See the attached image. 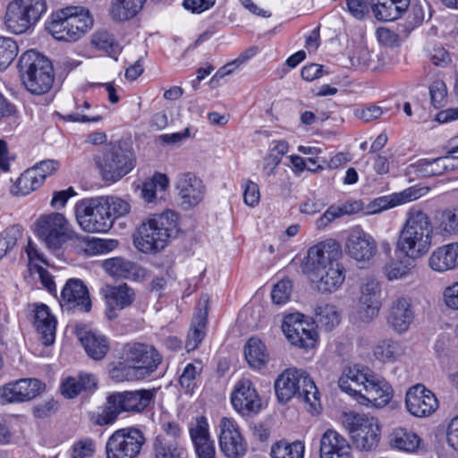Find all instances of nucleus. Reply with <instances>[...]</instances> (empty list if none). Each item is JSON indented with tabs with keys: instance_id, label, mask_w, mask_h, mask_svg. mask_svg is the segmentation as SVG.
I'll return each instance as SVG.
<instances>
[{
	"instance_id": "f257e3e1",
	"label": "nucleus",
	"mask_w": 458,
	"mask_h": 458,
	"mask_svg": "<svg viewBox=\"0 0 458 458\" xmlns=\"http://www.w3.org/2000/svg\"><path fill=\"white\" fill-rule=\"evenodd\" d=\"M341 258V246L335 240L321 242L309 249L303 270L318 292L334 293L344 282L345 269L339 261Z\"/></svg>"
},
{
	"instance_id": "f03ea898",
	"label": "nucleus",
	"mask_w": 458,
	"mask_h": 458,
	"mask_svg": "<svg viewBox=\"0 0 458 458\" xmlns=\"http://www.w3.org/2000/svg\"><path fill=\"white\" fill-rule=\"evenodd\" d=\"M113 356L121 366L114 369V376L126 381L145 378L162 361V356L154 345H116Z\"/></svg>"
},
{
	"instance_id": "7ed1b4c3",
	"label": "nucleus",
	"mask_w": 458,
	"mask_h": 458,
	"mask_svg": "<svg viewBox=\"0 0 458 458\" xmlns=\"http://www.w3.org/2000/svg\"><path fill=\"white\" fill-rule=\"evenodd\" d=\"M178 215L166 210L147 217L134 234V245L143 253H157L162 250L170 238L177 232Z\"/></svg>"
},
{
	"instance_id": "20e7f679",
	"label": "nucleus",
	"mask_w": 458,
	"mask_h": 458,
	"mask_svg": "<svg viewBox=\"0 0 458 458\" xmlns=\"http://www.w3.org/2000/svg\"><path fill=\"white\" fill-rule=\"evenodd\" d=\"M433 226L429 216L421 209L411 208L400 233L397 248L406 257L416 259L430 249Z\"/></svg>"
},
{
	"instance_id": "39448f33",
	"label": "nucleus",
	"mask_w": 458,
	"mask_h": 458,
	"mask_svg": "<svg viewBox=\"0 0 458 458\" xmlns=\"http://www.w3.org/2000/svg\"><path fill=\"white\" fill-rule=\"evenodd\" d=\"M275 390L281 403H286L296 397L309 406L310 412L318 411V390L308 373L302 369L290 368L284 370L275 382Z\"/></svg>"
},
{
	"instance_id": "423d86ee",
	"label": "nucleus",
	"mask_w": 458,
	"mask_h": 458,
	"mask_svg": "<svg viewBox=\"0 0 458 458\" xmlns=\"http://www.w3.org/2000/svg\"><path fill=\"white\" fill-rule=\"evenodd\" d=\"M93 26V18L88 10L69 6L53 13L46 23L47 30L59 41L80 39Z\"/></svg>"
},
{
	"instance_id": "0eeeda50",
	"label": "nucleus",
	"mask_w": 458,
	"mask_h": 458,
	"mask_svg": "<svg viewBox=\"0 0 458 458\" xmlns=\"http://www.w3.org/2000/svg\"><path fill=\"white\" fill-rule=\"evenodd\" d=\"M18 69L25 88L32 94L47 93L54 82L51 62L35 50L26 51L18 62Z\"/></svg>"
},
{
	"instance_id": "6e6552de",
	"label": "nucleus",
	"mask_w": 458,
	"mask_h": 458,
	"mask_svg": "<svg viewBox=\"0 0 458 458\" xmlns=\"http://www.w3.org/2000/svg\"><path fill=\"white\" fill-rule=\"evenodd\" d=\"M95 163L105 182H115L128 174L135 166V157L131 148L121 143H109L102 154L96 156Z\"/></svg>"
},
{
	"instance_id": "1a4fd4ad",
	"label": "nucleus",
	"mask_w": 458,
	"mask_h": 458,
	"mask_svg": "<svg viewBox=\"0 0 458 458\" xmlns=\"http://www.w3.org/2000/svg\"><path fill=\"white\" fill-rule=\"evenodd\" d=\"M108 202L104 196L79 200L74 207L77 222L88 233H106L112 227Z\"/></svg>"
},
{
	"instance_id": "9d476101",
	"label": "nucleus",
	"mask_w": 458,
	"mask_h": 458,
	"mask_svg": "<svg viewBox=\"0 0 458 458\" xmlns=\"http://www.w3.org/2000/svg\"><path fill=\"white\" fill-rule=\"evenodd\" d=\"M343 425L356 448L370 451L377 446L380 427L377 418L365 413L348 412L344 414Z\"/></svg>"
},
{
	"instance_id": "9b49d317",
	"label": "nucleus",
	"mask_w": 458,
	"mask_h": 458,
	"mask_svg": "<svg viewBox=\"0 0 458 458\" xmlns=\"http://www.w3.org/2000/svg\"><path fill=\"white\" fill-rule=\"evenodd\" d=\"M47 11L46 0H15L5 13V25L15 34L26 32Z\"/></svg>"
},
{
	"instance_id": "f8f14e48",
	"label": "nucleus",
	"mask_w": 458,
	"mask_h": 458,
	"mask_svg": "<svg viewBox=\"0 0 458 458\" xmlns=\"http://www.w3.org/2000/svg\"><path fill=\"white\" fill-rule=\"evenodd\" d=\"M145 442L143 431L136 427L117 429L106 441V458H138Z\"/></svg>"
},
{
	"instance_id": "ddd939ff",
	"label": "nucleus",
	"mask_w": 458,
	"mask_h": 458,
	"mask_svg": "<svg viewBox=\"0 0 458 458\" xmlns=\"http://www.w3.org/2000/svg\"><path fill=\"white\" fill-rule=\"evenodd\" d=\"M36 233L48 249L57 250L69 239V223L61 213L45 215L38 219Z\"/></svg>"
},
{
	"instance_id": "4468645a",
	"label": "nucleus",
	"mask_w": 458,
	"mask_h": 458,
	"mask_svg": "<svg viewBox=\"0 0 458 458\" xmlns=\"http://www.w3.org/2000/svg\"><path fill=\"white\" fill-rule=\"evenodd\" d=\"M45 389L37 378H21L0 386V404L21 403L36 398Z\"/></svg>"
},
{
	"instance_id": "2eb2a0df",
	"label": "nucleus",
	"mask_w": 458,
	"mask_h": 458,
	"mask_svg": "<svg viewBox=\"0 0 458 458\" xmlns=\"http://www.w3.org/2000/svg\"><path fill=\"white\" fill-rule=\"evenodd\" d=\"M304 318L305 316L300 312L284 318L281 327L290 344H305L306 341L315 344L319 340L318 326L314 321Z\"/></svg>"
},
{
	"instance_id": "dca6fc26",
	"label": "nucleus",
	"mask_w": 458,
	"mask_h": 458,
	"mask_svg": "<svg viewBox=\"0 0 458 458\" xmlns=\"http://www.w3.org/2000/svg\"><path fill=\"white\" fill-rule=\"evenodd\" d=\"M219 446L227 458H242L247 449L238 425L231 419L223 418L220 421Z\"/></svg>"
},
{
	"instance_id": "f3484780",
	"label": "nucleus",
	"mask_w": 458,
	"mask_h": 458,
	"mask_svg": "<svg viewBox=\"0 0 458 458\" xmlns=\"http://www.w3.org/2000/svg\"><path fill=\"white\" fill-rule=\"evenodd\" d=\"M231 403L235 411L243 416L257 414L261 408V399L248 378L237 382L231 394Z\"/></svg>"
},
{
	"instance_id": "a211bd4d",
	"label": "nucleus",
	"mask_w": 458,
	"mask_h": 458,
	"mask_svg": "<svg viewBox=\"0 0 458 458\" xmlns=\"http://www.w3.org/2000/svg\"><path fill=\"white\" fill-rule=\"evenodd\" d=\"M405 405L411 415L422 418L429 416L437 411L438 401L433 392L423 385L418 384L408 389Z\"/></svg>"
},
{
	"instance_id": "6ab92c4d",
	"label": "nucleus",
	"mask_w": 458,
	"mask_h": 458,
	"mask_svg": "<svg viewBox=\"0 0 458 458\" xmlns=\"http://www.w3.org/2000/svg\"><path fill=\"white\" fill-rule=\"evenodd\" d=\"M360 298L357 303V314L363 322L375 318L380 307L381 286L375 278H367L360 287Z\"/></svg>"
},
{
	"instance_id": "aec40b11",
	"label": "nucleus",
	"mask_w": 458,
	"mask_h": 458,
	"mask_svg": "<svg viewBox=\"0 0 458 458\" xmlns=\"http://www.w3.org/2000/svg\"><path fill=\"white\" fill-rule=\"evenodd\" d=\"M347 254L359 262H369L376 255L377 248L374 238L360 227L353 228L346 240Z\"/></svg>"
},
{
	"instance_id": "412c9836",
	"label": "nucleus",
	"mask_w": 458,
	"mask_h": 458,
	"mask_svg": "<svg viewBox=\"0 0 458 458\" xmlns=\"http://www.w3.org/2000/svg\"><path fill=\"white\" fill-rule=\"evenodd\" d=\"M59 302L67 310L78 309L88 312L91 309V301L87 286L77 278L69 279L61 292Z\"/></svg>"
},
{
	"instance_id": "4be33fe9",
	"label": "nucleus",
	"mask_w": 458,
	"mask_h": 458,
	"mask_svg": "<svg viewBox=\"0 0 458 458\" xmlns=\"http://www.w3.org/2000/svg\"><path fill=\"white\" fill-rule=\"evenodd\" d=\"M114 403L118 404L121 412L141 413L153 402L155 389H139L134 391L115 392L112 394Z\"/></svg>"
},
{
	"instance_id": "5701e85b",
	"label": "nucleus",
	"mask_w": 458,
	"mask_h": 458,
	"mask_svg": "<svg viewBox=\"0 0 458 458\" xmlns=\"http://www.w3.org/2000/svg\"><path fill=\"white\" fill-rule=\"evenodd\" d=\"M175 188L185 208L198 205L204 198L205 187L202 181L192 173L177 176Z\"/></svg>"
},
{
	"instance_id": "b1692460",
	"label": "nucleus",
	"mask_w": 458,
	"mask_h": 458,
	"mask_svg": "<svg viewBox=\"0 0 458 458\" xmlns=\"http://www.w3.org/2000/svg\"><path fill=\"white\" fill-rule=\"evenodd\" d=\"M360 395V403H369L372 406L381 408L388 404L393 397V388L390 384L381 377L370 375V378Z\"/></svg>"
},
{
	"instance_id": "393cba45",
	"label": "nucleus",
	"mask_w": 458,
	"mask_h": 458,
	"mask_svg": "<svg viewBox=\"0 0 458 458\" xmlns=\"http://www.w3.org/2000/svg\"><path fill=\"white\" fill-rule=\"evenodd\" d=\"M458 167V158L452 155L436 158H421L410 165L420 177L442 175Z\"/></svg>"
},
{
	"instance_id": "a878e982",
	"label": "nucleus",
	"mask_w": 458,
	"mask_h": 458,
	"mask_svg": "<svg viewBox=\"0 0 458 458\" xmlns=\"http://www.w3.org/2000/svg\"><path fill=\"white\" fill-rule=\"evenodd\" d=\"M352 447L347 439L334 429L326 430L320 438V458H351Z\"/></svg>"
},
{
	"instance_id": "bb28decb",
	"label": "nucleus",
	"mask_w": 458,
	"mask_h": 458,
	"mask_svg": "<svg viewBox=\"0 0 458 458\" xmlns=\"http://www.w3.org/2000/svg\"><path fill=\"white\" fill-rule=\"evenodd\" d=\"M107 305L106 316L109 319L117 317L115 310H123L132 304L135 299V293L126 284L116 286L106 285L102 289Z\"/></svg>"
},
{
	"instance_id": "cd10ccee",
	"label": "nucleus",
	"mask_w": 458,
	"mask_h": 458,
	"mask_svg": "<svg viewBox=\"0 0 458 458\" xmlns=\"http://www.w3.org/2000/svg\"><path fill=\"white\" fill-rule=\"evenodd\" d=\"M370 375L372 373L368 368L355 364L353 367L344 370L338 384L343 391L351 395L360 397L363 392L362 386L368 384Z\"/></svg>"
},
{
	"instance_id": "c85d7f7f",
	"label": "nucleus",
	"mask_w": 458,
	"mask_h": 458,
	"mask_svg": "<svg viewBox=\"0 0 458 458\" xmlns=\"http://www.w3.org/2000/svg\"><path fill=\"white\" fill-rule=\"evenodd\" d=\"M102 267L114 277L138 281L146 275L145 269L140 266L121 257L106 259Z\"/></svg>"
},
{
	"instance_id": "c756f323",
	"label": "nucleus",
	"mask_w": 458,
	"mask_h": 458,
	"mask_svg": "<svg viewBox=\"0 0 458 458\" xmlns=\"http://www.w3.org/2000/svg\"><path fill=\"white\" fill-rule=\"evenodd\" d=\"M34 312V326L42 344H54L57 324L55 316L43 303L36 304Z\"/></svg>"
},
{
	"instance_id": "7c9ffc66",
	"label": "nucleus",
	"mask_w": 458,
	"mask_h": 458,
	"mask_svg": "<svg viewBox=\"0 0 458 458\" xmlns=\"http://www.w3.org/2000/svg\"><path fill=\"white\" fill-rule=\"evenodd\" d=\"M414 319L411 300L409 297H399L392 304L388 321L398 333L405 332Z\"/></svg>"
},
{
	"instance_id": "2f4dec72",
	"label": "nucleus",
	"mask_w": 458,
	"mask_h": 458,
	"mask_svg": "<svg viewBox=\"0 0 458 458\" xmlns=\"http://www.w3.org/2000/svg\"><path fill=\"white\" fill-rule=\"evenodd\" d=\"M428 265L437 272L458 267V242L446 244L435 250L429 258Z\"/></svg>"
},
{
	"instance_id": "473e14b6",
	"label": "nucleus",
	"mask_w": 458,
	"mask_h": 458,
	"mask_svg": "<svg viewBox=\"0 0 458 458\" xmlns=\"http://www.w3.org/2000/svg\"><path fill=\"white\" fill-rule=\"evenodd\" d=\"M208 297L202 295L198 302L191 327L188 333L189 344H200L207 335V325L208 317Z\"/></svg>"
},
{
	"instance_id": "72a5a7b5",
	"label": "nucleus",
	"mask_w": 458,
	"mask_h": 458,
	"mask_svg": "<svg viewBox=\"0 0 458 458\" xmlns=\"http://www.w3.org/2000/svg\"><path fill=\"white\" fill-rule=\"evenodd\" d=\"M372 12L378 21H390L398 19L407 11L410 0H371Z\"/></svg>"
},
{
	"instance_id": "f704fd0d",
	"label": "nucleus",
	"mask_w": 458,
	"mask_h": 458,
	"mask_svg": "<svg viewBox=\"0 0 458 458\" xmlns=\"http://www.w3.org/2000/svg\"><path fill=\"white\" fill-rule=\"evenodd\" d=\"M97 387V379L91 374H80L78 377H67L61 384V393L67 398H74L81 392H91Z\"/></svg>"
},
{
	"instance_id": "c9c22d12",
	"label": "nucleus",
	"mask_w": 458,
	"mask_h": 458,
	"mask_svg": "<svg viewBox=\"0 0 458 458\" xmlns=\"http://www.w3.org/2000/svg\"><path fill=\"white\" fill-rule=\"evenodd\" d=\"M420 191V189L411 187L400 193L377 198L370 203L371 212L378 213L397 205L417 199L421 196Z\"/></svg>"
},
{
	"instance_id": "e433bc0d",
	"label": "nucleus",
	"mask_w": 458,
	"mask_h": 458,
	"mask_svg": "<svg viewBox=\"0 0 458 458\" xmlns=\"http://www.w3.org/2000/svg\"><path fill=\"white\" fill-rule=\"evenodd\" d=\"M154 458H187V451L175 440L158 435L153 442Z\"/></svg>"
},
{
	"instance_id": "4c0bfd02",
	"label": "nucleus",
	"mask_w": 458,
	"mask_h": 458,
	"mask_svg": "<svg viewBox=\"0 0 458 458\" xmlns=\"http://www.w3.org/2000/svg\"><path fill=\"white\" fill-rule=\"evenodd\" d=\"M145 2L146 0H114L110 8V15L115 21H128L136 16Z\"/></svg>"
},
{
	"instance_id": "58836bf2",
	"label": "nucleus",
	"mask_w": 458,
	"mask_h": 458,
	"mask_svg": "<svg viewBox=\"0 0 458 458\" xmlns=\"http://www.w3.org/2000/svg\"><path fill=\"white\" fill-rule=\"evenodd\" d=\"M390 444L391 446L401 451L412 453L420 446V438L412 431L398 428L394 429L391 433Z\"/></svg>"
},
{
	"instance_id": "ea45409f",
	"label": "nucleus",
	"mask_w": 458,
	"mask_h": 458,
	"mask_svg": "<svg viewBox=\"0 0 458 458\" xmlns=\"http://www.w3.org/2000/svg\"><path fill=\"white\" fill-rule=\"evenodd\" d=\"M315 326H319L327 332L332 331L340 323V314L335 306L331 304L318 305L315 308Z\"/></svg>"
},
{
	"instance_id": "a19ab883",
	"label": "nucleus",
	"mask_w": 458,
	"mask_h": 458,
	"mask_svg": "<svg viewBox=\"0 0 458 458\" xmlns=\"http://www.w3.org/2000/svg\"><path fill=\"white\" fill-rule=\"evenodd\" d=\"M304 452V443L299 440L293 443L279 441L271 447L272 458H303Z\"/></svg>"
},
{
	"instance_id": "79ce46f5",
	"label": "nucleus",
	"mask_w": 458,
	"mask_h": 458,
	"mask_svg": "<svg viewBox=\"0 0 458 458\" xmlns=\"http://www.w3.org/2000/svg\"><path fill=\"white\" fill-rule=\"evenodd\" d=\"M43 184V176L33 170L32 167L27 169L17 179L14 186V193L21 195H28L31 191L38 189Z\"/></svg>"
},
{
	"instance_id": "37998d69",
	"label": "nucleus",
	"mask_w": 458,
	"mask_h": 458,
	"mask_svg": "<svg viewBox=\"0 0 458 458\" xmlns=\"http://www.w3.org/2000/svg\"><path fill=\"white\" fill-rule=\"evenodd\" d=\"M272 145L268 156L264 160L263 171L267 176L275 174L276 166L289 149L288 142L285 140H274Z\"/></svg>"
},
{
	"instance_id": "c03bdc74",
	"label": "nucleus",
	"mask_w": 458,
	"mask_h": 458,
	"mask_svg": "<svg viewBox=\"0 0 458 458\" xmlns=\"http://www.w3.org/2000/svg\"><path fill=\"white\" fill-rule=\"evenodd\" d=\"M91 44L110 55H116L121 52L114 37L106 30L96 31L91 37Z\"/></svg>"
},
{
	"instance_id": "a18cd8bd",
	"label": "nucleus",
	"mask_w": 458,
	"mask_h": 458,
	"mask_svg": "<svg viewBox=\"0 0 458 458\" xmlns=\"http://www.w3.org/2000/svg\"><path fill=\"white\" fill-rule=\"evenodd\" d=\"M244 355L250 367L254 369L264 368L270 360L266 345H245Z\"/></svg>"
},
{
	"instance_id": "49530a36",
	"label": "nucleus",
	"mask_w": 458,
	"mask_h": 458,
	"mask_svg": "<svg viewBox=\"0 0 458 458\" xmlns=\"http://www.w3.org/2000/svg\"><path fill=\"white\" fill-rule=\"evenodd\" d=\"M437 229L444 237L458 235V208L443 210L438 218Z\"/></svg>"
},
{
	"instance_id": "de8ad7c7",
	"label": "nucleus",
	"mask_w": 458,
	"mask_h": 458,
	"mask_svg": "<svg viewBox=\"0 0 458 458\" xmlns=\"http://www.w3.org/2000/svg\"><path fill=\"white\" fill-rule=\"evenodd\" d=\"M169 180L165 174H156L152 179L143 182L141 189V197L148 203L155 200L157 189L160 191H165L168 187Z\"/></svg>"
},
{
	"instance_id": "09e8293b",
	"label": "nucleus",
	"mask_w": 458,
	"mask_h": 458,
	"mask_svg": "<svg viewBox=\"0 0 458 458\" xmlns=\"http://www.w3.org/2000/svg\"><path fill=\"white\" fill-rule=\"evenodd\" d=\"M117 403H114V397L111 394L106 400L103 410L92 416V422L98 426H107L113 424L121 414Z\"/></svg>"
},
{
	"instance_id": "8fccbe9b",
	"label": "nucleus",
	"mask_w": 458,
	"mask_h": 458,
	"mask_svg": "<svg viewBox=\"0 0 458 458\" xmlns=\"http://www.w3.org/2000/svg\"><path fill=\"white\" fill-rule=\"evenodd\" d=\"M414 267L410 259L392 261L385 265L383 271L388 281H394L407 277Z\"/></svg>"
},
{
	"instance_id": "3c124183",
	"label": "nucleus",
	"mask_w": 458,
	"mask_h": 458,
	"mask_svg": "<svg viewBox=\"0 0 458 458\" xmlns=\"http://www.w3.org/2000/svg\"><path fill=\"white\" fill-rule=\"evenodd\" d=\"M18 45L11 38L0 37V72L5 70L17 56Z\"/></svg>"
},
{
	"instance_id": "603ef678",
	"label": "nucleus",
	"mask_w": 458,
	"mask_h": 458,
	"mask_svg": "<svg viewBox=\"0 0 458 458\" xmlns=\"http://www.w3.org/2000/svg\"><path fill=\"white\" fill-rule=\"evenodd\" d=\"M73 333L81 344H105L107 341L104 335L84 324H77Z\"/></svg>"
},
{
	"instance_id": "864d4df0",
	"label": "nucleus",
	"mask_w": 458,
	"mask_h": 458,
	"mask_svg": "<svg viewBox=\"0 0 458 458\" xmlns=\"http://www.w3.org/2000/svg\"><path fill=\"white\" fill-rule=\"evenodd\" d=\"M189 435L192 443L210 437L209 425L205 416H196L189 423Z\"/></svg>"
},
{
	"instance_id": "5fc2aeb1",
	"label": "nucleus",
	"mask_w": 458,
	"mask_h": 458,
	"mask_svg": "<svg viewBox=\"0 0 458 458\" xmlns=\"http://www.w3.org/2000/svg\"><path fill=\"white\" fill-rule=\"evenodd\" d=\"M202 367L200 362L199 366L189 363L185 366L179 378L180 386L186 393H192L197 386V377L200 374Z\"/></svg>"
},
{
	"instance_id": "6e6d98bb",
	"label": "nucleus",
	"mask_w": 458,
	"mask_h": 458,
	"mask_svg": "<svg viewBox=\"0 0 458 458\" xmlns=\"http://www.w3.org/2000/svg\"><path fill=\"white\" fill-rule=\"evenodd\" d=\"M256 54V50L254 48H249L243 53H242L235 60H233L232 63H229L225 65H224L222 68H220L215 75L211 78L210 83L212 85H215L218 82L220 79H223L225 76L229 75L233 72V69L231 68V66H239L245 62H247L249 59H250L252 56H254Z\"/></svg>"
},
{
	"instance_id": "4d7b16f0",
	"label": "nucleus",
	"mask_w": 458,
	"mask_h": 458,
	"mask_svg": "<svg viewBox=\"0 0 458 458\" xmlns=\"http://www.w3.org/2000/svg\"><path fill=\"white\" fill-rule=\"evenodd\" d=\"M21 232L20 226L14 225L0 233V260L13 249Z\"/></svg>"
},
{
	"instance_id": "13d9d810",
	"label": "nucleus",
	"mask_w": 458,
	"mask_h": 458,
	"mask_svg": "<svg viewBox=\"0 0 458 458\" xmlns=\"http://www.w3.org/2000/svg\"><path fill=\"white\" fill-rule=\"evenodd\" d=\"M104 199L108 202L107 206L109 208L107 211H109L111 215L112 225L116 218L128 214L130 211V204L118 197L104 196Z\"/></svg>"
},
{
	"instance_id": "bf43d9fd",
	"label": "nucleus",
	"mask_w": 458,
	"mask_h": 458,
	"mask_svg": "<svg viewBox=\"0 0 458 458\" xmlns=\"http://www.w3.org/2000/svg\"><path fill=\"white\" fill-rule=\"evenodd\" d=\"M292 283L288 279L281 280L274 285L271 293V298L274 303L281 305L284 304L292 293Z\"/></svg>"
},
{
	"instance_id": "052dcab7",
	"label": "nucleus",
	"mask_w": 458,
	"mask_h": 458,
	"mask_svg": "<svg viewBox=\"0 0 458 458\" xmlns=\"http://www.w3.org/2000/svg\"><path fill=\"white\" fill-rule=\"evenodd\" d=\"M374 356L381 362H394L402 353L400 345H375Z\"/></svg>"
},
{
	"instance_id": "680f3d73",
	"label": "nucleus",
	"mask_w": 458,
	"mask_h": 458,
	"mask_svg": "<svg viewBox=\"0 0 458 458\" xmlns=\"http://www.w3.org/2000/svg\"><path fill=\"white\" fill-rule=\"evenodd\" d=\"M243 188V201L247 206L255 207L260 199L259 185L250 180H243L242 182Z\"/></svg>"
},
{
	"instance_id": "e2e57ef3",
	"label": "nucleus",
	"mask_w": 458,
	"mask_h": 458,
	"mask_svg": "<svg viewBox=\"0 0 458 458\" xmlns=\"http://www.w3.org/2000/svg\"><path fill=\"white\" fill-rule=\"evenodd\" d=\"M96 449L95 441L91 438H83L77 441L72 447V458L92 457Z\"/></svg>"
},
{
	"instance_id": "0e129e2a",
	"label": "nucleus",
	"mask_w": 458,
	"mask_h": 458,
	"mask_svg": "<svg viewBox=\"0 0 458 458\" xmlns=\"http://www.w3.org/2000/svg\"><path fill=\"white\" fill-rule=\"evenodd\" d=\"M429 94L432 105L436 108L441 107L446 98V86L444 81H437L429 86Z\"/></svg>"
},
{
	"instance_id": "69168bd1",
	"label": "nucleus",
	"mask_w": 458,
	"mask_h": 458,
	"mask_svg": "<svg viewBox=\"0 0 458 458\" xmlns=\"http://www.w3.org/2000/svg\"><path fill=\"white\" fill-rule=\"evenodd\" d=\"M192 444L198 458H216L215 442L211 437Z\"/></svg>"
},
{
	"instance_id": "338daca9",
	"label": "nucleus",
	"mask_w": 458,
	"mask_h": 458,
	"mask_svg": "<svg viewBox=\"0 0 458 458\" xmlns=\"http://www.w3.org/2000/svg\"><path fill=\"white\" fill-rule=\"evenodd\" d=\"M347 10L357 20L364 19L369 13L368 0H345Z\"/></svg>"
},
{
	"instance_id": "774afa93",
	"label": "nucleus",
	"mask_w": 458,
	"mask_h": 458,
	"mask_svg": "<svg viewBox=\"0 0 458 458\" xmlns=\"http://www.w3.org/2000/svg\"><path fill=\"white\" fill-rule=\"evenodd\" d=\"M3 119L9 120L12 123H18L19 112L16 106L0 95V122Z\"/></svg>"
}]
</instances>
